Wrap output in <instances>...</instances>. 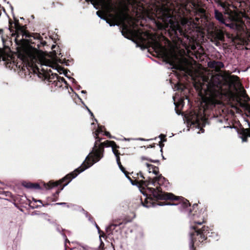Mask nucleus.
I'll list each match as a JSON object with an SVG mask.
<instances>
[{
  "instance_id": "51",
  "label": "nucleus",
  "mask_w": 250,
  "mask_h": 250,
  "mask_svg": "<svg viewBox=\"0 0 250 250\" xmlns=\"http://www.w3.org/2000/svg\"><path fill=\"white\" fill-rule=\"evenodd\" d=\"M94 120H95L96 122H98V121H97V120L96 119H94Z\"/></svg>"
},
{
  "instance_id": "10",
  "label": "nucleus",
  "mask_w": 250,
  "mask_h": 250,
  "mask_svg": "<svg viewBox=\"0 0 250 250\" xmlns=\"http://www.w3.org/2000/svg\"><path fill=\"white\" fill-rule=\"evenodd\" d=\"M105 7L109 12H114L115 15L112 14H109V17L110 18H114V20H111L109 19L106 20V22L109 24L110 26H114L115 23V21L118 19L124 20L125 16L127 15L124 12V11L119 9L114 4H113L111 0L105 3Z\"/></svg>"
},
{
  "instance_id": "48",
  "label": "nucleus",
  "mask_w": 250,
  "mask_h": 250,
  "mask_svg": "<svg viewBox=\"0 0 250 250\" xmlns=\"http://www.w3.org/2000/svg\"><path fill=\"white\" fill-rule=\"evenodd\" d=\"M2 37V42H3L4 43V39H3V37Z\"/></svg>"
},
{
  "instance_id": "11",
  "label": "nucleus",
  "mask_w": 250,
  "mask_h": 250,
  "mask_svg": "<svg viewBox=\"0 0 250 250\" xmlns=\"http://www.w3.org/2000/svg\"><path fill=\"white\" fill-rule=\"evenodd\" d=\"M12 23L10 22L9 30L12 33V36H16L15 42L17 47L21 46L20 40L32 37L31 33L26 30V25H20L14 29L12 28Z\"/></svg>"
},
{
  "instance_id": "49",
  "label": "nucleus",
  "mask_w": 250,
  "mask_h": 250,
  "mask_svg": "<svg viewBox=\"0 0 250 250\" xmlns=\"http://www.w3.org/2000/svg\"><path fill=\"white\" fill-rule=\"evenodd\" d=\"M154 23L156 24V21L154 19Z\"/></svg>"
},
{
  "instance_id": "53",
  "label": "nucleus",
  "mask_w": 250,
  "mask_h": 250,
  "mask_svg": "<svg viewBox=\"0 0 250 250\" xmlns=\"http://www.w3.org/2000/svg\"><path fill=\"white\" fill-rule=\"evenodd\" d=\"M59 67H60L61 69H63V68L61 67L60 66H59Z\"/></svg>"
},
{
  "instance_id": "26",
  "label": "nucleus",
  "mask_w": 250,
  "mask_h": 250,
  "mask_svg": "<svg viewBox=\"0 0 250 250\" xmlns=\"http://www.w3.org/2000/svg\"><path fill=\"white\" fill-rule=\"evenodd\" d=\"M11 22V23H12V29H15V28L21 25L19 22V20H17V19H15V22H13L12 21H9V22Z\"/></svg>"
},
{
  "instance_id": "28",
  "label": "nucleus",
  "mask_w": 250,
  "mask_h": 250,
  "mask_svg": "<svg viewBox=\"0 0 250 250\" xmlns=\"http://www.w3.org/2000/svg\"><path fill=\"white\" fill-rule=\"evenodd\" d=\"M192 123L193 124H197L199 125L200 124V121H199V119H198V117L197 116H196L195 120V121L193 120Z\"/></svg>"
},
{
  "instance_id": "3",
  "label": "nucleus",
  "mask_w": 250,
  "mask_h": 250,
  "mask_svg": "<svg viewBox=\"0 0 250 250\" xmlns=\"http://www.w3.org/2000/svg\"><path fill=\"white\" fill-rule=\"evenodd\" d=\"M32 37L20 40L21 46L17 47L18 58L24 63L32 67L39 68L35 63L38 60V53L41 46L46 44L39 34L31 33Z\"/></svg>"
},
{
  "instance_id": "32",
  "label": "nucleus",
  "mask_w": 250,
  "mask_h": 250,
  "mask_svg": "<svg viewBox=\"0 0 250 250\" xmlns=\"http://www.w3.org/2000/svg\"><path fill=\"white\" fill-rule=\"evenodd\" d=\"M104 242L101 240V244L99 246V249H102V250H104Z\"/></svg>"
},
{
  "instance_id": "44",
  "label": "nucleus",
  "mask_w": 250,
  "mask_h": 250,
  "mask_svg": "<svg viewBox=\"0 0 250 250\" xmlns=\"http://www.w3.org/2000/svg\"><path fill=\"white\" fill-rule=\"evenodd\" d=\"M72 80H73V83H77L76 81L74 78H72Z\"/></svg>"
},
{
  "instance_id": "33",
  "label": "nucleus",
  "mask_w": 250,
  "mask_h": 250,
  "mask_svg": "<svg viewBox=\"0 0 250 250\" xmlns=\"http://www.w3.org/2000/svg\"><path fill=\"white\" fill-rule=\"evenodd\" d=\"M85 1L88 2L90 1L95 7V0H85Z\"/></svg>"
},
{
  "instance_id": "37",
  "label": "nucleus",
  "mask_w": 250,
  "mask_h": 250,
  "mask_svg": "<svg viewBox=\"0 0 250 250\" xmlns=\"http://www.w3.org/2000/svg\"><path fill=\"white\" fill-rule=\"evenodd\" d=\"M116 158L117 163L121 162L120 156H116Z\"/></svg>"
},
{
  "instance_id": "50",
  "label": "nucleus",
  "mask_w": 250,
  "mask_h": 250,
  "mask_svg": "<svg viewBox=\"0 0 250 250\" xmlns=\"http://www.w3.org/2000/svg\"><path fill=\"white\" fill-rule=\"evenodd\" d=\"M125 8L126 10H128V8H127V7L126 6H125Z\"/></svg>"
},
{
  "instance_id": "45",
  "label": "nucleus",
  "mask_w": 250,
  "mask_h": 250,
  "mask_svg": "<svg viewBox=\"0 0 250 250\" xmlns=\"http://www.w3.org/2000/svg\"><path fill=\"white\" fill-rule=\"evenodd\" d=\"M82 93H86V91L85 90H82Z\"/></svg>"
},
{
  "instance_id": "43",
  "label": "nucleus",
  "mask_w": 250,
  "mask_h": 250,
  "mask_svg": "<svg viewBox=\"0 0 250 250\" xmlns=\"http://www.w3.org/2000/svg\"><path fill=\"white\" fill-rule=\"evenodd\" d=\"M90 113V114L91 115V116L92 117H94L93 113L91 111H90V113Z\"/></svg>"
},
{
  "instance_id": "40",
  "label": "nucleus",
  "mask_w": 250,
  "mask_h": 250,
  "mask_svg": "<svg viewBox=\"0 0 250 250\" xmlns=\"http://www.w3.org/2000/svg\"><path fill=\"white\" fill-rule=\"evenodd\" d=\"M100 13H101V12H100V11H97V12H96L97 15H98V16H99V17H101V18H102V17H101V15Z\"/></svg>"
},
{
  "instance_id": "24",
  "label": "nucleus",
  "mask_w": 250,
  "mask_h": 250,
  "mask_svg": "<svg viewBox=\"0 0 250 250\" xmlns=\"http://www.w3.org/2000/svg\"><path fill=\"white\" fill-rule=\"evenodd\" d=\"M149 173L152 172L156 175V167L151 164H147Z\"/></svg>"
},
{
  "instance_id": "18",
  "label": "nucleus",
  "mask_w": 250,
  "mask_h": 250,
  "mask_svg": "<svg viewBox=\"0 0 250 250\" xmlns=\"http://www.w3.org/2000/svg\"><path fill=\"white\" fill-rule=\"evenodd\" d=\"M215 17L216 19L221 23H225V19L224 18L223 14L217 10H215Z\"/></svg>"
},
{
  "instance_id": "4",
  "label": "nucleus",
  "mask_w": 250,
  "mask_h": 250,
  "mask_svg": "<svg viewBox=\"0 0 250 250\" xmlns=\"http://www.w3.org/2000/svg\"><path fill=\"white\" fill-rule=\"evenodd\" d=\"M122 33L127 39L133 38L137 46L141 48H147L148 52L156 58V33L152 34L147 31H144L140 28L131 29L126 24H124Z\"/></svg>"
},
{
  "instance_id": "27",
  "label": "nucleus",
  "mask_w": 250,
  "mask_h": 250,
  "mask_svg": "<svg viewBox=\"0 0 250 250\" xmlns=\"http://www.w3.org/2000/svg\"><path fill=\"white\" fill-rule=\"evenodd\" d=\"M56 60H57V61L58 62H59V63H62V64L65 63V64H66V65H68V63H67V62L68 61V60H67V61H66L65 59H64L63 60H62V59H56Z\"/></svg>"
},
{
  "instance_id": "38",
  "label": "nucleus",
  "mask_w": 250,
  "mask_h": 250,
  "mask_svg": "<svg viewBox=\"0 0 250 250\" xmlns=\"http://www.w3.org/2000/svg\"><path fill=\"white\" fill-rule=\"evenodd\" d=\"M38 202H40L41 203H42V206H48V205H49V204H48V203H46V204H42V200H38Z\"/></svg>"
},
{
  "instance_id": "39",
  "label": "nucleus",
  "mask_w": 250,
  "mask_h": 250,
  "mask_svg": "<svg viewBox=\"0 0 250 250\" xmlns=\"http://www.w3.org/2000/svg\"><path fill=\"white\" fill-rule=\"evenodd\" d=\"M178 67H179L178 69H179L180 70H184L185 69V68L184 67V66H183L182 65H179Z\"/></svg>"
},
{
  "instance_id": "31",
  "label": "nucleus",
  "mask_w": 250,
  "mask_h": 250,
  "mask_svg": "<svg viewBox=\"0 0 250 250\" xmlns=\"http://www.w3.org/2000/svg\"><path fill=\"white\" fill-rule=\"evenodd\" d=\"M104 135L106 136H107V137H108L109 138H112L111 135H110V133L109 132L106 131H105L104 132Z\"/></svg>"
},
{
  "instance_id": "2",
  "label": "nucleus",
  "mask_w": 250,
  "mask_h": 250,
  "mask_svg": "<svg viewBox=\"0 0 250 250\" xmlns=\"http://www.w3.org/2000/svg\"><path fill=\"white\" fill-rule=\"evenodd\" d=\"M188 215L193 221L194 225L191 228L194 232L190 234V250H196V246H199L203 243L208 238L207 235L209 233V228L208 226H203L201 228L199 227L206 223L207 220V208L205 205L198 204H194L188 211Z\"/></svg>"
},
{
  "instance_id": "42",
  "label": "nucleus",
  "mask_w": 250,
  "mask_h": 250,
  "mask_svg": "<svg viewBox=\"0 0 250 250\" xmlns=\"http://www.w3.org/2000/svg\"><path fill=\"white\" fill-rule=\"evenodd\" d=\"M3 33V30L2 29H0V35H2Z\"/></svg>"
},
{
  "instance_id": "35",
  "label": "nucleus",
  "mask_w": 250,
  "mask_h": 250,
  "mask_svg": "<svg viewBox=\"0 0 250 250\" xmlns=\"http://www.w3.org/2000/svg\"><path fill=\"white\" fill-rule=\"evenodd\" d=\"M66 204V203L64 202H61V203H57L56 204H54V205H65Z\"/></svg>"
},
{
  "instance_id": "15",
  "label": "nucleus",
  "mask_w": 250,
  "mask_h": 250,
  "mask_svg": "<svg viewBox=\"0 0 250 250\" xmlns=\"http://www.w3.org/2000/svg\"><path fill=\"white\" fill-rule=\"evenodd\" d=\"M122 224V222L119 223H112L110 224L106 229V232L108 235L112 234L113 231L115 229V228Z\"/></svg>"
},
{
  "instance_id": "25",
  "label": "nucleus",
  "mask_w": 250,
  "mask_h": 250,
  "mask_svg": "<svg viewBox=\"0 0 250 250\" xmlns=\"http://www.w3.org/2000/svg\"><path fill=\"white\" fill-rule=\"evenodd\" d=\"M120 147L119 146H118L116 144H115L112 147V151L115 155V156H118L120 155V153L119 151V150L117 149L118 148H119Z\"/></svg>"
},
{
  "instance_id": "17",
  "label": "nucleus",
  "mask_w": 250,
  "mask_h": 250,
  "mask_svg": "<svg viewBox=\"0 0 250 250\" xmlns=\"http://www.w3.org/2000/svg\"><path fill=\"white\" fill-rule=\"evenodd\" d=\"M239 78L235 75L231 76L229 79V83L230 85L235 86V85H241V83L239 82Z\"/></svg>"
},
{
  "instance_id": "6",
  "label": "nucleus",
  "mask_w": 250,
  "mask_h": 250,
  "mask_svg": "<svg viewBox=\"0 0 250 250\" xmlns=\"http://www.w3.org/2000/svg\"><path fill=\"white\" fill-rule=\"evenodd\" d=\"M130 175L134 180L133 181H131V184L133 185L137 186L143 194H144V190L146 189V188L149 192L148 194H146L144 202L141 198L142 205L146 208L154 207L156 204V190L155 188L149 187V186H155V184L156 182V176L153 178L148 177L147 179L145 180V177L141 171L138 173L132 172L130 173Z\"/></svg>"
},
{
  "instance_id": "13",
  "label": "nucleus",
  "mask_w": 250,
  "mask_h": 250,
  "mask_svg": "<svg viewBox=\"0 0 250 250\" xmlns=\"http://www.w3.org/2000/svg\"><path fill=\"white\" fill-rule=\"evenodd\" d=\"M208 66L212 68L215 69L217 72H219L221 68L224 67V63L219 61H213L210 62Z\"/></svg>"
},
{
  "instance_id": "22",
  "label": "nucleus",
  "mask_w": 250,
  "mask_h": 250,
  "mask_svg": "<svg viewBox=\"0 0 250 250\" xmlns=\"http://www.w3.org/2000/svg\"><path fill=\"white\" fill-rule=\"evenodd\" d=\"M52 79H57V80L60 83L63 82L64 83L66 84H67V82L66 81L64 78L59 76L57 74H55L54 75H52Z\"/></svg>"
},
{
  "instance_id": "21",
  "label": "nucleus",
  "mask_w": 250,
  "mask_h": 250,
  "mask_svg": "<svg viewBox=\"0 0 250 250\" xmlns=\"http://www.w3.org/2000/svg\"><path fill=\"white\" fill-rule=\"evenodd\" d=\"M243 141H246L248 137H250V129H246L243 131Z\"/></svg>"
},
{
  "instance_id": "1",
  "label": "nucleus",
  "mask_w": 250,
  "mask_h": 250,
  "mask_svg": "<svg viewBox=\"0 0 250 250\" xmlns=\"http://www.w3.org/2000/svg\"><path fill=\"white\" fill-rule=\"evenodd\" d=\"M196 25L192 19L177 12L171 0H157V58H167L169 55L170 41L182 42L180 36L194 40Z\"/></svg>"
},
{
  "instance_id": "47",
  "label": "nucleus",
  "mask_w": 250,
  "mask_h": 250,
  "mask_svg": "<svg viewBox=\"0 0 250 250\" xmlns=\"http://www.w3.org/2000/svg\"><path fill=\"white\" fill-rule=\"evenodd\" d=\"M153 6L154 7L156 6V2H154Z\"/></svg>"
},
{
  "instance_id": "52",
  "label": "nucleus",
  "mask_w": 250,
  "mask_h": 250,
  "mask_svg": "<svg viewBox=\"0 0 250 250\" xmlns=\"http://www.w3.org/2000/svg\"><path fill=\"white\" fill-rule=\"evenodd\" d=\"M177 113H178V114H180V112H179L178 111H177Z\"/></svg>"
},
{
  "instance_id": "34",
  "label": "nucleus",
  "mask_w": 250,
  "mask_h": 250,
  "mask_svg": "<svg viewBox=\"0 0 250 250\" xmlns=\"http://www.w3.org/2000/svg\"><path fill=\"white\" fill-rule=\"evenodd\" d=\"M119 222H122V224L124 223V221H121V220L119 219V220H113V223H119Z\"/></svg>"
},
{
  "instance_id": "8",
  "label": "nucleus",
  "mask_w": 250,
  "mask_h": 250,
  "mask_svg": "<svg viewBox=\"0 0 250 250\" xmlns=\"http://www.w3.org/2000/svg\"><path fill=\"white\" fill-rule=\"evenodd\" d=\"M89 166H84L83 168L78 167L73 172L69 173L58 181H50L48 183L44 184V188L47 189H51L55 187L58 188L57 190L53 194V197H49L48 198V200L51 202H55L58 200L59 193L63 189L64 187L66 186L73 179L75 178L79 173L88 168Z\"/></svg>"
},
{
  "instance_id": "12",
  "label": "nucleus",
  "mask_w": 250,
  "mask_h": 250,
  "mask_svg": "<svg viewBox=\"0 0 250 250\" xmlns=\"http://www.w3.org/2000/svg\"><path fill=\"white\" fill-rule=\"evenodd\" d=\"M104 129H105V127L104 126L101 125H98V128L95 130V132H93L94 137L96 139V141L95 142V147H96V145H97V142H101L103 138H101L99 136L100 133L104 132Z\"/></svg>"
},
{
  "instance_id": "7",
  "label": "nucleus",
  "mask_w": 250,
  "mask_h": 250,
  "mask_svg": "<svg viewBox=\"0 0 250 250\" xmlns=\"http://www.w3.org/2000/svg\"><path fill=\"white\" fill-rule=\"evenodd\" d=\"M222 82L218 77H212L204 90L203 102L207 109H212L221 103Z\"/></svg>"
},
{
  "instance_id": "29",
  "label": "nucleus",
  "mask_w": 250,
  "mask_h": 250,
  "mask_svg": "<svg viewBox=\"0 0 250 250\" xmlns=\"http://www.w3.org/2000/svg\"><path fill=\"white\" fill-rule=\"evenodd\" d=\"M129 174H130V173L127 172V174H125V175L126 177L130 181V182L131 183V181H133V179H132L130 176H129Z\"/></svg>"
},
{
  "instance_id": "14",
  "label": "nucleus",
  "mask_w": 250,
  "mask_h": 250,
  "mask_svg": "<svg viewBox=\"0 0 250 250\" xmlns=\"http://www.w3.org/2000/svg\"><path fill=\"white\" fill-rule=\"evenodd\" d=\"M22 186L27 188L33 189H40L41 188L38 183H33L31 182H24L22 183Z\"/></svg>"
},
{
  "instance_id": "16",
  "label": "nucleus",
  "mask_w": 250,
  "mask_h": 250,
  "mask_svg": "<svg viewBox=\"0 0 250 250\" xmlns=\"http://www.w3.org/2000/svg\"><path fill=\"white\" fill-rule=\"evenodd\" d=\"M137 5L139 7V10L141 13L148 12L151 10V8H149V5L146 6L141 2L138 3Z\"/></svg>"
},
{
  "instance_id": "46",
  "label": "nucleus",
  "mask_w": 250,
  "mask_h": 250,
  "mask_svg": "<svg viewBox=\"0 0 250 250\" xmlns=\"http://www.w3.org/2000/svg\"><path fill=\"white\" fill-rule=\"evenodd\" d=\"M86 108L87 109L88 112L90 113V111H91L90 109L87 107H86Z\"/></svg>"
},
{
  "instance_id": "9",
  "label": "nucleus",
  "mask_w": 250,
  "mask_h": 250,
  "mask_svg": "<svg viewBox=\"0 0 250 250\" xmlns=\"http://www.w3.org/2000/svg\"><path fill=\"white\" fill-rule=\"evenodd\" d=\"M116 143L113 141L106 140L105 141L101 143L97 142L96 147H95V145L93 147L92 151L86 157L85 161L83 162L81 166L79 167H83L84 166H88V167H91L93 164L98 162L104 156V147H112Z\"/></svg>"
},
{
  "instance_id": "19",
  "label": "nucleus",
  "mask_w": 250,
  "mask_h": 250,
  "mask_svg": "<svg viewBox=\"0 0 250 250\" xmlns=\"http://www.w3.org/2000/svg\"><path fill=\"white\" fill-rule=\"evenodd\" d=\"M0 198H3L6 200H9L7 198H12V195L11 192L7 191H0Z\"/></svg>"
},
{
  "instance_id": "5",
  "label": "nucleus",
  "mask_w": 250,
  "mask_h": 250,
  "mask_svg": "<svg viewBox=\"0 0 250 250\" xmlns=\"http://www.w3.org/2000/svg\"><path fill=\"white\" fill-rule=\"evenodd\" d=\"M168 185V181L157 170V206L180 205L181 209L186 210L190 206L189 201L183 197L166 192Z\"/></svg>"
},
{
  "instance_id": "20",
  "label": "nucleus",
  "mask_w": 250,
  "mask_h": 250,
  "mask_svg": "<svg viewBox=\"0 0 250 250\" xmlns=\"http://www.w3.org/2000/svg\"><path fill=\"white\" fill-rule=\"evenodd\" d=\"M159 137L160 138L161 141L159 142V144H157V146L159 145L160 147L162 148L164 146V142L167 141L166 135L161 134L159 135Z\"/></svg>"
},
{
  "instance_id": "30",
  "label": "nucleus",
  "mask_w": 250,
  "mask_h": 250,
  "mask_svg": "<svg viewBox=\"0 0 250 250\" xmlns=\"http://www.w3.org/2000/svg\"><path fill=\"white\" fill-rule=\"evenodd\" d=\"M120 169L124 174H127V173L128 171H127L125 170V168L123 166L120 167Z\"/></svg>"
},
{
  "instance_id": "36",
  "label": "nucleus",
  "mask_w": 250,
  "mask_h": 250,
  "mask_svg": "<svg viewBox=\"0 0 250 250\" xmlns=\"http://www.w3.org/2000/svg\"><path fill=\"white\" fill-rule=\"evenodd\" d=\"M243 97L244 98H245L246 97H248V95L247 94L246 90L244 89H243Z\"/></svg>"
},
{
  "instance_id": "41",
  "label": "nucleus",
  "mask_w": 250,
  "mask_h": 250,
  "mask_svg": "<svg viewBox=\"0 0 250 250\" xmlns=\"http://www.w3.org/2000/svg\"><path fill=\"white\" fill-rule=\"evenodd\" d=\"M117 164H118V166H119V168L120 167L122 166V164H121V162H119V163H117Z\"/></svg>"
},
{
  "instance_id": "23",
  "label": "nucleus",
  "mask_w": 250,
  "mask_h": 250,
  "mask_svg": "<svg viewBox=\"0 0 250 250\" xmlns=\"http://www.w3.org/2000/svg\"><path fill=\"white\" fill-rule=\"evenodd\" d=\"M48 81L49 83H54L55 86H61L62 85L60 84L61 83L60 82H59L57 79H52V76H50L48 79Z\"/></svg>"
}]
</instances>
